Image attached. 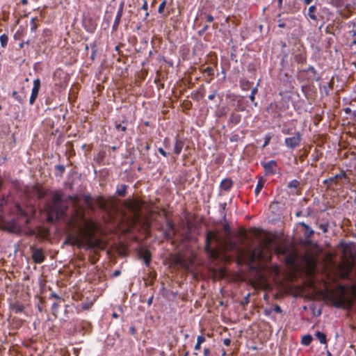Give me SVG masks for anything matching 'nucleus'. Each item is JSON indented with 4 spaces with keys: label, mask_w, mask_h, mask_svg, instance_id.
Listing matches in <instances>:
<instances>
[{
    "label": "nucleus",
    "mask_w": 356,
    "mask_h": 356,
    "mask_svg": "<svg viewBox=\"0 0 356 356\" xmlns=\"http://www.w3.org/2000/svg\"><path fill=\"white\" fill-rule=\"evenodd\" d=\"M316 10V6H311L308 10V16L311 19L316 22V21H318V18L315 14Z\"/></svg>",
    "instance_id": "obj_18"
},
{
    "label": "nucleus",
    "mask_w": 356,
    "mask_h": 356,
    "mask_svg": "<svg viewBox=\"0 0 356 356\" xmlns=\"http://www.w3.org/2000/svg\"><path fill=\"white\" fill-rule=\"evenodd\" d=\"M66 200L72 203L73 212L67 220V225L74 229V233L69 234L63 244L75 245L86 249H103V241L95 235L98 226L93 220L86 218L84 209L80 205V197L69 195Z\"/></svg>",
    "instance_id": "obj_1"
},
{
    "label": "nucleus",
    "mask_w": 356,
    "mask_h": 356,
    "mask_svg": "<svg viewBox=\"0 0 356 356\" xmlns=\"http://www.w3.org/2000/svg\"><path fill=\"white\" fill-rule=\"evenodd\" d=\"M257 87H254V88L252 89V91H251V94H253V95H256L257 93Z\"/></svg>",
    "instance_id": "obj_54"
},
{
    "label": "nucleus",
    "mask_w": 356,
    "mask_h": 356,
    "mask_svg": "<svg viewBox=\"0 0 356 356\" xmlns=\"http://www.w3.org/2000/svg\"><path fill=\"white\" fill-rule=\"evenodd\" d=\"M163 143H164V144H165V146H168V145H169V144H170V141H169V140H168V138H165V139L164 140Z\"/></svg>",
    "instance_id": "obj_60"
},
{
    "label": "nucleus",
    "mask_w": 356,
    "mask_h": 356,
    "mask_svg": "<svg viewBox=\"0 0 356 356\" xmlns=\"http://www.w3.org/2000/svg\"><path fill=\"white\" fill-rule=\"evenodd\" d=\"M302 140V135L299 131L295 133L293 136L286 138L285 145L290 149H295L299 146Z\"/></svg>",
    "instance_id": "obj_7"
},
{
    "label": "nucleus",
    "mask_w": 356,
    "mask_h": 356,
    "mask_svg": "<svg viewBox=\"0 0 356 356\" xmlns=\"http://www.w3.org/2000/svg\"><path fill=\"white\" fill-rule=\"evenodd\" d=\"M147 6H147V1H146V0H144V1H143V3L142 7H141V9H142V10H145V11H147Z\"/></svg>",
    "instance_id": "obj_44"
},
{
    "label": "nucleus",
    "mask_w": 356,
    "mask_h": 356,
    "mask_svg": "<svg viewBox=\"0 0 356 356\" xmlns=\"http://www.w3.org/2000/svg\"><path fill=\"white\" fill-rule=\"evenodd\" d=\"M204 356H209L211 354L210 350L208 348L204 349Z\"/></svg>",
    "instance_id": "obj_46"
},
{
    "label": "nucleus",
    "mask_w": 356,
    "mask_h": 356,
    "mask_svg": "<svg viewBox=\"0 0 356 356\" xmlns=\"http://www.w3.org/2000/svg\"><path fill=\"white\" fill-rule=\"evenodd\" d=\"M184 146V141L178 137L176 138L174 145V152L176 155H179Z\"/></svg>",
    "instance_id": "obj_13"
},
{
    "label": "nucleus",
    "mask_w": 356,
    "mask_h": 356,
    "mask_svg": "<svg viewBox=\"0 0 356 356\" xmlns=\"http://www.w3.org/2000/svg\"><path fill=\"white\" fill-rule=\"evenodd\" d=\"M241 118V115L237 113H232L229 118V121L234 124H237L240 122Z\"/></svg>",
    "instance_id": "obj_21"
},
{
    "label": "nucleus",
    "mask_w": 356,
    "mask_h": 356,
    "mask_svg": "<svg viewBox=\"0 0 356 356\" xmlns=\"http://www.w3.org/2000/svg\"><path fill=\"white\" fill-rule=\"evenodd\" d=\"M139 257L143 259L145 266H149L152 260V254L147 249H139L138 250Z\"/></svg>",
    "instance_id": "obj_12"
},
{
    "label": "nucleus",
    "mask_w": 356,
    "mask_h": 356,
    "mask_svg": "<svg viewBox=\"0 0 356 356\" xmlns=\"http://www.w3.org/2000/svg\"><path fill=\"white\" fill-rule=\"evenodd\" d=\"M167 226L169 229H173V224L170 221L167 222Z\"/></svg>",
    "instance_id": "obj_55"
},
{
    "label": "nucleus",
    "mask_w": 356,
    "mask_h": 356,
    "mask_svg": "<svg viewBox=\"0 0 356 356\" xmlns=\"http://www.w3.org/2000/svg\"><path fill=\"white\" fill-rule=\"evenodd\" d=\"M205 341V337L202 335H199L197 338V343L202 344Z\"/></svg>",
    "instance_id": "obj_39"
},
{
    "label": "nucleus",
    "mask_w": 356,
    "mask_h": 356,
    "mask_svg": "<svg viewBox=\"0 0 356 356\" xmlns=\"http://www.w3.org/2000/svg\"><path fill=\"white\" fill-rule=\"evenodd\" d=\"M270 140H271V136H270V134H266V135L265 136V138H264V144H263V146H262V147H266V146L269 144V143H270Z\"/></svg>",
    "instance_id": "obj_32"
},
{
    "label": "nucleus",
    "mask_w": 356,
    "mask_h": 356,
    "mask_svg": "<svg viewBox=\"0 0 356 356\" xmlns=\"http://www.w3.org/2000/svg\"><path fill=\"white\" fill-rule=\"evenodd\" d=\"M96 203L101 208H104L105 207V202H104V198L102 197H98L96 199Z\"/></svg>",
    "instance_id": "obj_30"
},
{
    "label": "nucleus",
    "mask_w": 356,
    "mask_h": 356,
    "mask_svg": "<svg viewBox=\"0 0 356 356\" xmlns=\"http://www.w3.org/2000/svg\"><path fill=\"white\" fill-rule=\"evenodd\" d=\"M278 27L280 28H284L286 26V24L282 22V19L278 20Z\"/></svg>",
    "instance_id": "obj_48"
},
{
    "label": "nucleus",
    "mask_w": 356,
    "mask_h": 356,
    "mask_svg": "<svg viewBox=\"0 0 356 356\" xmlns=\"http://www.w3.org/2000/svg\"><path fill=\"white\" fill-rule=\"evenodd\" d=\"M21 3L22 5H27L28 4V0H21Z\"/></svg>",
    "instance_id": "obj_64"
},
{
    "label": "nucleus",
    "mask_w": 356,
    "mask_h": 356,
    "mask_svg": "<svg viewBox=\"0 0 356 356\" xmlns=\"http://www.w3.org/2000/svg\"><path fill=\"white\" fill-rule=\"evenodd\" d=\"M273 310H274V311H275V312H276V313H282V311L281 307H280L279 305H276L275 306V307H274Z\"/></svg>",
    "instance_id": "obj_43"
},
{
    "label": "nucleus",
    "mask_w": 356,
    "mask_h": 356,
    "mask_svg": "<svg viewBox=\"0 0 356 356\" xmlns=\"http://www.w3.org/2000/svg\"><path fill=\"white\" fill-rule=\"evenodd\" d=\"M152 301H153V296H151V297L148 299V300H147V304H148V305H152Z\"/></svg>",
    "instance_id": "obj_59"
},
{
    "label": "nucleus",
    "mask_w": 356,
    "mask_h": 356,
    "mask_svg": "<svg viewBox=\"0 0 356 356\" xmlns=\"http://www.w3.org/2000/svg\"><path fill=\"white\" fill-rule=\"evenodd\" d=\"M286 262L288 264H292L293 262V259H289V258H286Z\"/></svg>",
    "instance_id": "obj_63"
},
{
    "label": "nucleus",
    "mask_w": 356,
    "mask_h": 356,
    "mask_svg": "<svg viewBox=\"0 0 356 356\" xmlns=\"http://www.w3.org/2000/svg\"><path fill=\"white\" fill-rule=\"evenodd\" d=\"M240 84L243 90H248L250 87L251 83L249 81L241 80L240 81Z\"/></svg>",
    "instance_id": "obj_23"
},
{
    "label": "nucleus",
    "mask_w": 356,
    "mask_h": 356,
    "mask_svg": "<svg viewBox=\"0 0 356 356\" xmlns=\"http://www.w3.org/2000/svg\"><path fill=\"white\" fill-rule=\"evenodd\" d=\"M277 1H278V7L280 8H282L283 0H277Z\"/></svg>",
    "instance_id": "obj_61"
},
{
    "label": "nucleus",
    "mask_w": 356,
    "mask_h": 356,
    "mask_svg": "<svg viewBox=\"0 0 356 356\" xmlns=\"http://www.w3.org/2000/svg\"><path fill=\"white\" fill-rule=\"evenodd\" d=\"M115 128L118 130H122V131H125L127 130L126 127L121 125L120 124H117L115 125Z\"/></svg>",
    "instance_id": "obj_41"
},
{
    "label": "nucleus",
    "mask_w": 356,
    "mask_h": 356,
    "mask_svg": "<svg viewBox=\"0 0 356 356\" xmlns=\"http://www.w3.org/2000/svg\"><path fill=\"white\" fill-rule=\"evenodd\" d=\"M263 246L259 245L252 250L238 248V260L239 263H245L252 267L256 261L268 260L264 254Z\"/></svg>",
    "instance_id": "obj_2"
},
{
    "label": "nucleus",
    "mask_w": 356,
    "mask_h": 356,
    "mask_svg": "<svg viewBox=\"0 0 356 356\" xmlns=\"http://www.w3.org/2000/svg\"><path fill=\"white\" fill-rule=\"evenodd\" d=\"M250 99L251 100L252 102H254V99H255V95H253V94H250Z\"/></svg>",
    "instance_id": "obj_58"
},
{
    "label": "nucleus",
    "mask_w": 356,
    "mask_h": 356,
    "mask_svg": "<svg viewBox=\"0 0 356 356\" xmlns=\"http://www.w3.org/2000/svg\"><path fill=\"white\" fill-rule=\"evenodd\" d=\"M223 241L215 232L209 231L205 238L204 250L209 257L216 259L219 255V249L222 245Z\"/></svg>",
    "instance_id": "obj_5"
},
{
    "label": "nucleus",
    "mask_w": 356,
    "mask_h": 356,
    "mask_svg": "<svg viewBox=\"0 0 356 356\" xmlns=\"http://www.w3.org/2000/svg\"><path fill=\"white\" fill-rule=\"evenodd\" d=\"M122 15H123V5H121L118 8V10L117 12V14H116V16L115 18L114 24L113 26V29H117V27L119 26V24L120 23L121 18L122 17Z\"/></svg>",
    "instance_id": "obj_14"
},
{
    "label": "nucleus",
    "mask_w": 356,
    "mask_h": 356,
    "mask_svg": "<svg viewBox=\"0 0 356 356\" xmlns=\"http://www.w3.org/2000/svg\"><path fill=\"white\" fill-rule=\"evenodd\" d=\"M249 297H250V294L248 293L245 298V300H244V303L245 304H248L249 302Z\"/></svg>",
    "instance_id": "obj_56"
},
{
    "label": "nucleus",
    "mask_w": 356,
    "mask_h": 356,
    "mask_svg": "<svg viewBox=\"0 0 356 356\" xmlns=\"http://www.w3.org/2000/svg\"><path fill=\"white\" fill-rule=\"evenodd\" d=\"M31 31L32 32H34L35 31L36 29H37V24L35 23V18H32L31 20Z\"/></svg>",
    "instance_id": "obj_36"
},
{
    "label": "nucleus",
    "mask_w": 356,
    "mask_h": 356,
    "mask_svg": "<svg viewBox=\"0 0 356 356\" xmlns=\"http://www.w3.org/2000/svg\"><path fill=\"white\" fill-rule=\"evenodd\" d=\"M16 212L17 218L6 221L3 224V229L10 232L18 234L22 232L24 225L29 223L30 218L19 205L16 207Z\"/></svg>",
    "instance_id": "obj_4"
},
{
    "label": "nucleus",
    "mask_w": 356,
    "mask_h": 356,
    "mask_svg": "<svg viewBox=\"0 0 356 356\" xmlns=\"http://www.w3.org/2000/svg\"><path fill=\"white\" fill-rule=\"evenodd\" d=\"M176 263H177V264L181 265V266H185V265L184 264V263H183V261H182L181 259V258H179H179H177V259H176Z\"/></svg>",
    "instance_id": "obj_51"
},
{
    "label": "nucleus",
    "mask_w": 356,
    "mask_h": 356,
    "mask_svg": "<svg viewBox=\"0 0 356 356\" xmlns=\"http://www.w3.org/2000/svg\"><path fill=\"white\" fill-rule=\"evenodd\" d=\"M23 309H24V307H23L22 305H18V306L16 307V311H17V312H22Z\"/></svg>",
    "instance_id": "obj_53"
},
{
    "label": "nucleus",
    "mask_w": 356,
    "mask_h": 356,
    "mask_svg": "<svg viewBox=\"0 0 356 356\" xmlns=\"http://www.w3.org/2000/svg\"><path fill=\"white\" fill-rule=\"evenodd\" d=\"M8 38L6 34H2L0 36V42L2 47H5L7 45Z\"/></svg>",
    "instance_id": "obj_24"
},
{
    "label": "nucleus",
    "mask_w": 356,
    "mask_h": 356,
    "mask_svg": "<svg viewBox=\"0 0 356 356\" xmlns=\"http://www.w3.org/2000/svg\"><path fill=\"white\" fill-rule=\"evenodd\" d=\"M299 181L296 179H293L292 181H291L289 184H288V187L289 188H296L298 187L299 186Z\"/></svg>",
    "instance_id": "obj_28"
},
{
    "label": "nucleus",
    "mask_w": 356,
    "mask_h": 356,
    "mask_svg": "<svg viewBox=\"0 0 356 356\" xmlns=\"http://www.w3.org/2000/svg\"><path fill=\"white\" fill-rule=\"evenodd\" d=\"M40 81L39 79H36L33 81V87L31 90V95L29 99V102L31 104H33L35 99L38 97V92L40 88Z\"/></svg>",
    "instance_id": "obj_10"
},
{
    "label": "nucleus",
    "mask_w": 356,
    "mask_h": 356,
    "mask_svg": "<svg viewBox=\"0 0 356 356\" xmlns=\"http://www.w3.org/2000/svg\"><path fill=\"white\" fill-rule=\"evenodd\" d=\"M224 345L229 346L231 344V339L226 338L223 340Z\"/></svg>",
    "instance_id": "obj_45"
},
{
    "label": "nucleus",
    "mask_w": 356,
    "mask_h": 356,
    "mask_svg": "<svg viewBox=\"0 0 356 356\" xmlns=\"http://www.w3.org/2000/svg\"><path fill=\"white\" fill-rule=\"evenodd\" d=\"M84 202L87 207V208L91 211H94L95 207L92 202V197L90 195H86L83 196Z\"/></svg>",
    "instance_id": "obj_17"
},
{
    "label": "nucleus",
    "mask_w": 356,
    "mask_h": 356,
    "mask_svg": "<svg viewBox=\"0 0 356 356\" xmlns=\"http://www.w3.org/2000/svg\"><path fill=\"white\" fill-rule=\"evenodd\" d=\"M56 169L59 172L60 175H62L65 171V167L62 165H56Z\"/></svg>",
    "instance_id": "obj_37"
},
{
    "label": "nucleus",
    "mask_w": 356,
    "mask_h": 356,
    "mask_svg": "<svg viewBox=\"0 0 356 356\" xmlns=\"http://www.w3.org/2000/svg\"><path fill=\"white\" fill-rule=\"evenodd\" d=\"M130 332H131V333L132 334H135V332H136V330H135V328H134V327H131L130 328Z\"/></svg>",
    "instance_id": "obj_62"
},
{
    "label": "nucleus",
    "mask_w": 356,
    "mask_h": 356,
    "mask_svg": "<svg viewBox=\"0 0 356 356\" xmlns=\"http://www.w3.org/2000/svg\"><path fill=\"white\" fill-rule=\"evenodd\" d=\"M264 183H265V180L264 179V178L260 177L258 180L257 184L255 190H254L256 196H257L259 194L260 191H261L262 188L264 187Z\"/></svg>",
    "instance_id": "obj_19"
},
{
    "label": "nucleus",
    "mask_w": 356,
    "mask_h": 356,
    "mask_svg": "<svg viewBox=\"0 0 356 356\" xmlns=\"http://www.w3.org/2000/svg\"><path fill=\"white\" fill-rule=\"evenodd\" d=\"M309 71H310V72H312V73H314V74H316V70H315V69H314V67H312V66H309V67H308V69H307V72H309Z\"/></svg>",
    "instance_id": "obj_50"
},
{
    "label": "nucleus",
    "mask_w": 356,
    "mask_h": 356,
    "mask_svg": "<svg viewBox=\"0 0 356 356\" xmlns=\"http://www.w3.org/2000/svg\"><path fill=\"white\" fill-rule=\"evenodd\" d=\"M344 179L347 183L350 181L348 177L347 176L346 172L343 170H340L339 174L335 175L334 177H329L323 181V184L327 186H331L332 184H337V179Z\"/></svg>",
    "instance_id": "obj_8"
},
{
    "label": "nucleus",
    "mask_w": 356,
    "mask_h": 356,
    "mask_svg": "<svg viewBox=\"0 0 356 356\" xmlns=\"http://www.w3.org/2000/svg\"><path fill=\"white\" fill-rule=\"evenodd\" d=\"M105 157V152H100L96 157V161L99 163V164L102 163Z\"/></svg>",
    "instance_id": "obj_27"
},
{
    "label": "nucleus",
    "mask_w": 356,
    "mask_h": 356,
    "mask_svg": "<svg viewBox=\"0 0 356 356\" xmlns=\"http://www.w3.org/2000/svg\"><path fill=\"white\" fill-rule=\"evenodd\" d=\"M50 297L51 298H54L55 299L58 300H61V298L58 294H56L54 292L51 294Z\"/></svg>",
    "instance_id": "obj_47"
},
{
    "label": "nucleus",
    "mask_w": 356,
    "mask_h": 356,
    "mask_svg": "<svg viewBox=\"0 0 356 356\" xmlns=\"http://www.w3.org/2000/svg\"><path fill=\"white\" fill-rule=\"evenodd\" d=\"M295 60L298 63H303L305 60V57L302 54H298L296 55Z\"/></svg>",
    "instance_id": "obj_33"
},
{
    "label": "nucleus",
    "mask_w": 356,
    "mask_h": 356,
    "mask_svg": "<svg viewBox=\"0 0 356 356\" xmlns=\"http://www.w3.org/2000/svg\"><path fill=\"white\" fill-rule=\"evenodd\" d=\"M233 185V182L230 179H225L220 182V188L221 190L227 191H229Z\"/></svg>",
    "instance_id": "obj_15"
},
{
    "label": "nucleus",
    "mask_w": 356,
    "mask_h": 356,
    "mask_svg": "<svg viewBox=\"0 0 356 356\" xmlns=\"http://www.w3.org/2000/svg\"><path fill=\"white\" fill-rule=\"evenodd\" d=\"M312 341V337L311 335H305L302 338V343L305 346H308L311 343Z\"/></svg>",
    "instance_id": "obj_22"
},
{
    "label": "nucleus",
    "mask_w": 356,
    "mask_h": 356,
    "mask_svg": "<svg viewBox=\"0 0 356 356\" xmlns=\"http://www.w3.org/2000/svg\"><path fill=\"white\" fill-rule=\"evenodd\" d=\"M165 6H166V1L164 0L163 1L159 6V8H158V12L159 13H162L165 8Z\"/></svg>",
    "instance_id": "obj_31"
},
{
    "label": "nucleus",
    "mask_w": 356,
    "mask_h": 356,
    "mask_svg": "<svg viewBox=\"0 0 356 356\" xmlns=\"http://www.w3.org/2000/svg\"><path fill=\"white\" fill-rule=\"evenodd\" d=\"M158 151H159V152L161 155H163V156H165V157H166V156H167V155H168L167 152H165V151L162 147H159V148L158 149Z\"/></svg>",
    "instance_id": "obj_42"
},
{
    "label": "nucleus",
    "mask_w": 356,
    "mask_h": 356,
    "mask_svg": "<svg viewBox=\"0 0 356 356\" xmlns=\"http://www.w3.org/2000/svg\"><path fill=\"white\" fill-rule=\"evenodd\" d=\"M32 249V259L36 264H41L44 261L45 257L42 249L33 248Z\"/></svg>",
    "instance_id": "obj_11"
},
{
    "label": "nucleus",
    "mask_w": 356,
    "mask_h": 356,
    "mask_svg": "<svg viewBox=\"0 0 356 356\" xmlns=\"http://www.w3.org/2000/svg\"><path fill=\"white\" fill-rule=\"evenodd\" d=\"M127 192V186L126 185H122L120 188L117 189V193L120 196H124Z\"/></svg>",
    "instance_id": "obj_25"
},
{
    "label": "nucleus",
    "mask_w": 356,
    "mask_h": 356,
    "mask_svg": "<svg viewBox=\"0 0 356 356\" xmlns=\"http://www.w3.org/2000/svg\"><path fill=\"white\" fill-rule=\"evenodd\" d=\"M200 348H201V344L196 343V344L195 346V350H199L200 349Z\"/></svg>",
    "instance_id": "obj_57"
},
{
    "label": "nucleus",
    "mask_w": 356,
    "mask_h": 356,
    "mask_svg": "<svg viewBox=\"0 0 356 356\" xmlns=\"http://www.w3.org/2000/svg\"><path fill=\"white\" fill-rule=\"evenodd\" d=\"M316 338L320 341L321 343L325 344L327 342L326 335L320 331H316L315 333Z\"/></svg>",
    "instance_id": "obj_20"
},
{
    "label": "nucleus",
    "mask_w": 356,
    "mask_h": 356,
    "mask_svg": "<svg viewBox=\"0 0 356 356\" xmlns=\"http://www.w3.org/2000/svg\"><path fill=\"white\" fill-rule=\"evenodd\" d=\"M120 273H121L120 270H117L113 273L112 275H113V277H118L120 275Z\"/></svg>",
    "instance_id": "obj_52"
},
{
    "label": "nucleus",
    "mask_w": 356,
    "mask_h": 356,
    "mask_svg": "<svg viewBox=\"0 0 356 356\" xmlns=\"http://www.w3.org/2000/svg\"><path fill=\"white\" fill-rule=\"evenodd\" d=\"M13 97L19 102L22 103L24 100V95H19L17 91L13 92Z\"/></svg>",
    "instance_id": "obj_26"
},
{
    "label": "nucleus",
    "mask_w": 356,
    "mask_h": 356,
    "mask_svg": "<svg viewBox=\"0 0 356 356\" xmlns=\"http://www.w3.org/2000/svg\"><path fill=\"white\" fill-rule=\"evenodd\" d=\"M216 94H217V90H213V91H212V92H211V94H210V95L208 96V99H209V100H213V99L215 98V97H216Z\"/></svg>",
    "instance_id": "obj_40"
},
{
    "label": "nucleus",
    "mask_w": 356,
    "mask_h": 356,
    "mask_svg": "<svg viewBox=\"0 0 356 356\" xmlns=\"http://www.w3.org/2000/svg\"><path fill=\"white\" fill-rule=\"evenodd\" d=\"M265 173L266 175H275L277 168V163L275 160H270L268 162H261Z\"/></svg>",
    "instance_id": "obj_9"
},
{
    "label": "nucleus",
    "mask_w": 356,
    "mask_h": 356,
    "mask_svg": "<svg viewBox=\"0 0 356 356\" xmlns=\"http://www.w3.org/2000/svg\"><path fill=\"white\" fill-rule=\"evenodd\" d=\"M327 224H321L319 225V228L322 230L323 233H326L327 232Z\"/></svg>",
    "instance_id": "obj_38"
},
{
    "label": "nucleus",
    "mask_w": 356,
    "mask_h": 356,
    "mask_svg": "<svg viewBox=\"0 0 356 356\" xmlns=\"http://www.w3.org/2000/svg\"><path fill=\"white\" fill-rule=\"evenodd\" d=\"M222 228H223V230L225 231V235L226 236H228L229 234V232H230V226L229 225L228 222H225L223 225H222Z\"/></svg>",
    "instance_id": "obj_29"
},
{
    "label": "nucleus",
    "mask_w": 356,
    "mask_h": 356,
    "mask_svg": "<svg viewBox=\"0 0 356 356\" xmlns=\"http://www.w3.org/2000/svg\"><path fill=\"white\" fill-rule=\"evenodd\" d=\"M67 209V206L64 204L62 195L58 193H55L51 202L47 206L48 220L53 221L63 218Z\"/></svg>",
    "instance_id": "obj_3"
},
{
    "label": "nucleus",
    "mask_w": 356,
    "mask_h": 356,
    "mask_svg": "<svg viewBox=\"0 0 356 356\" xmlns=\"http://www.w3.org/2000/svg\"><path fill=\"white\" fill-rule=\"evenodd\" d=\"M330 300L332 305L337 308L351 307L353 301L346 296V289L344 287H340V294H332Z\"/></svg>",
    "instance_id": "obj_6"
},
{
    "label": "nucleus",
    "mask_w": 356,
    "mask_h": 356,
    "mask_svg": "<svg viewBox=\"0 0 356 356\" xmlns=\"http://www.w3.org/2000/svg\"><path fill=\"white\" fill-rule=\"evenodd\" d=\"M213 20V17L212 15H207V21L208 22H212Z\"/></svg>",
    "instance_id": "obj_49"
},
{
    "label": "nucleus",
    "mask_w": 356,
    "mask_h": 356,
    "mask_svg": "<svg viewBox=\"0 0 356 356\" xmlns=\"http://www.w3.org/2000/svg\"><path fill=\"white\" fill-rule=\"evenodd\" d=\"M91 47L92 48V55H91V59L92 60H94L95 56H96V54H97V49H96V43L95 42H93L92 44H91Z\"/></svg>",
    "instance_id": "obj_34"
},
{
    "label": "nucleus",
    "mask_w": 356,
    "mask_h": 356,
    "mask_svg": "<svg viewBox=\"0 0 356 356\" xmlns=\"http://www.w3.org/2000/svg\"><path fill=\"white\" fill-rule=\"evenodd\" d=\"M299 224H300V225L303 227L304 229H305V237L308 238H311L313 236V234H314V230L308 225H307L304 222H300Z\"/></svg>",
    "instance_id": "obj_16"
},
{
    "label": "nucleus",
    "mask_w": 356,
    "mask_h": 356,
    "mask_svg": "<svg viewBox=\"0 0 356 356\" xmlns=\"http://www.w3.org/2000/svg\"><path fill=\"white\" fill-rule=\"evenodd\" d=\"M58 304L57 302H54L51 306L52 314L56 316V313L58 312Z\"/></svg>",
    "instance_id": "obj_35"
}]
</instances>
